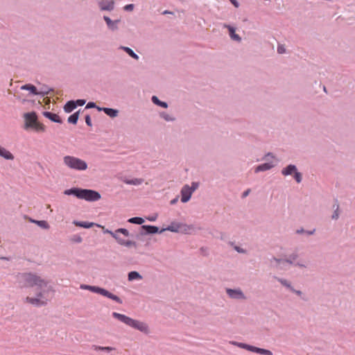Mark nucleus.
<instances>
[{
    "instance_id": "f257e3e1",
    "label": "nucleus",
    "mask_w": 355,
    "mask_h": 355,
    "mask_svg": "<svg viewBox=\"0 0 355 355\" xmlns=\"http://www.w3.org/2000/svg\"><path fill=\"white\" fill-rule=\"evenodd\" d=\"M17 282L21 288L37 286V288H42L48 284L46 280L33 272L18 273Z\"/></svg>"
},
{
    "instance_id": "f03ea898",
    "label": "nucleus",
    "mask_w": 355,
    "mask_h": 355,
    "mask_svg": "<svg viewBox=\"0 0 355 355\" xmlns=\"http://www.w3.org/2000/svg\"><path fill=\"white\" fill-rule=\"evenodd\" d=\"M112 315L113 318L117 319L120 322L135 329H137L146 334L149 333L148 325L144 322L132 319L124 314H121L117 312H113Z\"/></svg>"
},
{
    "instance_id": "7ed1b4c3",
    "label": "nucleus",
    "mask_w": 355,
    "mask_h": 355,
    "mask_svg": "<svg viewBox=\"0 0 355 355\" xmlns=\"http://www.w3.org/2000/svg\"><path fill=\"white\" fill-rule=\"evenodd\" d=\"M80 288L83 290H88L91 292L100 294L103 296H105L109 299H111V300L115 301L116 302H117L119 304L123 303L122 300L119 297H118L116 295L112 294V293H110V291H108L107 290H106L103 288H101V287H98L96 286L87 285V284H81L80 286Z\"/></svg>"
},
{
    "instance_id": "20e7f679",
    "label": "nucleus",
    "mask_w": 355,
    "mask_h": 355,
    "mask_svg": "<svg viewBox=\"0 0 355 355\" xmlns=\"http://www.w3.org/2000/svg\"><path fill=\"white\" fill-rule=\"evenodd\" d=\"M63 162L65 166L73 170L85 171L87 168V164L85 161L73 156H64Z\"/></svg>"
},
{
    "instance_id": "39448f33",
    "label": "nucleus",
    "mask_w": 355,
    "mask_h": 355,
    "mask_svg": "<svg viewBox=\"0 0 355 355\" xmlns=\"http://www.w3.org/2000/svg\"><path fill=\"white\" fill-rule=\"evenodd\" d=\"M40 289V291L36 293L35 297H26L24 302L37 307L46 306L49 301V299L46 296L47 291L43 289V288Z\"/></svg>"
},
{
    "instance_id": "423d86ee",
    "label": "nucleus",
    "mask_w": 355,
    "mask_h": 355,
    "mask_svg": "<svg viewBox=\"0 0 355 355\" xmlns=\"http://www.w3.org/2000/svg\"><path fill=\"white\" fill-rule=\"evenodd\" d=\"M230 343L234 346H236L238 347L245 349L248 351H250V352H252L254 353H257V354H259L261 355H273L272 352L269 349L259 348V347L252 346V345H250L248 344H245L243 343H239L236 341H230Z\"/></svg>"
},
{
    "instance_id": "0eeeda50",
    "label": "nucleus",
    "mask_w": 355,
    "mask_h": 355,
    "mask_svg": "<svg viewBox=\"0 0 355 355\" xmlns=\"http://www.w3.org/2000/svg\"><path fill=\"white\" fill-rule=\"evenodd\" d=\"M101 194L94 190L80 188L78 199H83L89 202H95L100 200Z\"/></svg>"
},
{
    "instance_id": "6e6552de",
    "label": "nucleus",
    "mask_w": 355,
    "mask_h": 355,
    "mask_svg": "<svg viewBox=\"0 0 355 355\" xmlns=\"http://www.w3.org/2000/svg\"><path fill=\"white\" fill-rule=\"evenodd\" d=\"M226 293L230 298L234 300H245L246 298L245 294L240 288H227Z\"/></svg>"
},
{
    "instance_id": "1a4fd4ad",
    "label": "nucleus",
    "mask_w": 355,
    "mask_h": 355,
    "mask_svg": "<svg viewBox=\"0 0 355 355\" xmlns=\"http://www.w3.org/2000/svg\"><path fill=\"white\" fill-rule=\"evenodd\" d=\"M103 19L105 20L107 28L114 32L119 30V24L121 22L120 19H115L112 20L109 17L107 16H103Z\"/></svg>"
},
{
    "instance_id": "9d476101",
    "label": "nucleus",
    "mask_w": 355,
    "mask_h": 355,
    "mask_svg": "<svg viewBox=\"0 0 355 355\" xmlns=\"http://www.w3.org/2000/svg\"><path fill=\"white\" fill-rule=\"evenodd\" d=\"M180 193L181 202L185 203L191 199L193 192L190 190L189 185L185 184L182 187Z\"/></svg>"
},
{
    "instance_id": "9b49d317",
    "label": "nucleus",
    "mask_w": 355,
    "mask_h": 355,
    "mask_svg": "<svg viewBox=\"0 0 355 355\" xmlns=\"http://www.w3.org/2000/svg\"><path fill=\"white\" fill-rule=\"evenodd\" d=\"M98 5L101 10L112 11L114 8L113 0H101L98 1Z\"/></svg>"
},
{
    "instance_id": "f8f14e48",
    "label": "nucleus",
    "mask_w": 355,
    "mask_h": 355,
    "mask_svg": "<svg viewBox=\"0 0 355 355\" xmlns=\"http://www.w3.org/2000/svg\"><path fill=\"white\" fill-rule=\"evenodd\" d=\"M113 238L116 241L117 243L120 245L125 246V247H136L137 243L135 241H129V240H125L122 239L119 233L116 232V235L114 234Z\"/></svg>"
},
{
    "instance_id": "ddd939ff",
    "label": "nucleus",
    "mask_w": 355,
    "mask_h": 355,
    "mask_svg": "<svg viewBox=\"0 0 355 355\" xmlns=\"http://www.w3.org/2000/svg\"><path fill=\"white\" fill-rule=\"evenodd\" d=\"M141 229L144 230V232H141V235L144 234H154L157 233H159L160 230L158 227L155 225H141Z\"/></svg>"
},
{
    "instance_id": "4468645a",
    "label": "nucleus",
    "mask_w": 355,
    "mask_h": 355,
    "mask_svg": "<svg viewBox=\"0 0 355 355\" xmlns=\"http://www.w3.org/2000/svg\"><path fill=\"white\" fill-rule=\"evenodd\" d=\"M270 266L275 268L282 270L286 263L285 259H280L273 257L270 259Z\"/></svg>"
},
{
    "instance_id": "2eb2a0df",
    "label": "nucleus",
    "mask_w": 355,
    "mask_h": 355,
    "mask_svg": "<svg viewBox=\"0 0 355 355\" xmlns=\"http://www.w3.org/2000/svg\"><path fill=\"white\" fill-rule=\"evenodd\" d=\"M180 225L181 223L172 222L166 228L162 229L159 232V234L164 232V231H170L171 232L178 233L180 230Z\"/></svg>"
},
{
    "instance_id": "dca6fc26",
    "label": "nucleus",
    "mask_w": 355,
    "mask_h": 355,
    "mask_svg": "<svg viewBox=\"0 0 355 355\" xmlns=\"http://www.w3.org/2000/svg\"><path fill=\"white\" fill-rule=\"evenodd\" d=\"M97 110L99 112H103L107 116L114 118L116 117L119 114V110L114 108L110 107H97Z\"/></svg>"
},
{
    "instance_id": "f3484780",
    "label": "nucleus",
    "mask_w": 355,
    "mask_h": 355,
    "mask_svg": "<svg viewBox=\"0 0 355 355\" xmlns=\"http://www.w3.org/2000/svg\"><path fill=\"white\" fill-rule=\"evenodd\" d=\"M275 166V164H273L272 162L263 163V164L258 165L255 168L254 172L256 173H258L259 172L266 171H268V170L272 168Z\"/></svg>"
},
{
    "instance_id": "a211bd4d",
    "label": "nucleus",
    "mask_w": 355,
    "mask_h": 355,
    "mask_svg": "<svg viewBox=\"0 0 355 355\" xmlns=\"http://www.w3.org/2000/svg\"><path fill=\"white\" fill-rule=\"evenodd\" d=\"M297 170V166L295 164H288L286 167L283 168L281 171V173L284 176H288L293 175Z\"/></svg>"
},
{
    "instance_id": "6ab92c4d",
    "label": "nucleus",
    "mask_w": 355,
    "mask_h": 355,
    "mask_svg": "<svg viewBox=\"0 0 355 355\" xmlns=\"http://www.w3.org/2000/svg\"><path fill=\"white\" fill-rule=\"evenodd\" d=\"M29 128H33L37 132H44L45 130V126L37 121L34 122L33 123L26 122L25 129H28Z\"/></svg>"
},
{
    "instance_id": "aec40b11",
    "label": "nucleus",
    "mask_w": 355,
    "mask_h": 355,
    "mask_svg": "<svg viewBox=\"0 0 355 355\" xmlns=\"http://www.w3.org/2000/svg\"><path fill=\"white\" fill-rule=\"evenodd\" d=\"M43 115L46 118L49 119V120H51L53 122H55L57 123H62V120L60 119V117L57 114L46 111V112H43Z\"/></svg>"
},
{
    "instance_id": "412c9836",
    "label": "nucleus",
    "mask_w": 355,
    "mask_h": 355,
    "mask_svg": "<svg viewBox=\"0 0 355 355\" xmlns=\"http://www.w3.org/2000/svg\"><path fill=\"white\" fill-rule=\"evenodd\" d=\"M223 27L227 28L229 30L230 37L232 40L239 42L241 41V37L235 33V28L234 27L228 24H224Z\"/></svg>"
},
{
    "instance_id": "4be33fe9",
    "label": "nucleus",
    "mask_w": 355,
    "mask_h": 355,
    "mask_svg": "<svg viewBox=\"0 0 355 355\" xmlns=\"http://www.w3.org/2000/svg\"><path fill=\"white\" fill-rule=\"evenodd\" d=\"M273 278L279 282L283 286L286 288L290 291H293V286L290 281L286 279L281 278L277 276H274Z\"/></svg>"
},
{
    "instance_id": "5701e85b",
    "label": "nucleus",
    "mask_w": 355,
    "mask_h": 355,
    "mask_svg": "<svg viewBox=\"0 0 355 355\" xmlns=\"http://www.w3.org/2000/svg\"><path fill=\"white\" fill-rule=\"evenodd\" d=\"M119 49L124 51L129 56H130L133 59L136 60H138L139 59V56L137 53H135L134 51L130 47L120 46Z\"/></svg>"
},
{
    "instance_id": "b1692460",
    "label": "nucleus",
    "mask_w": 355,
    "mask_h": 355,
    "mask_svg": "<svg viewBox=\"0 0 355 355\" xmlns=\"http://www.w3.org/2000/svg\"><path fill=\"white\" fill-rule=\"evenodd\" d=\"M0 157H2L7 160L14 159V155L10 151L1 146H0Z\"/></svg>"
},
{
    "instance_id": "393cba45",
    "label": "nucleus",
    "mask_w": 355,
    "mask_h": 355,
    "mask_svg": "<svg viewBox=\"0 0 355 355\" xmlns=\"http://www.w3.org/2000/svg\"><path fill=\"white\" fill-rule=\"evenodd\" d=\"M20 89L21 90H27L29 91L31 94L33 95H38V90L36 87L31 84H26L22 85Z\"/></svg>"
},
{
    "instance_id": "a878e982",
    "label": "nucleus",
    "mask_w": 355,
    "mask_h": 355,
    "mask_svg": "<svg viewBox=\"0 0 355 355\" xmlns=\"http://www.w3.org/2000/svg\"><path fill=\"white\" fill-rule=\"evenodd\" d=\"M299 257V254L297 252H294L288 255V257L285 259L286 263H288L289 265L294 266L297 262L295 261Z\"/></svg>"
},
{
    "instance_id": "bb28decb",
    "label": "nucleus",
    "mask_w": 355,
    "mask_h": 355,
    "mask_svg": "<svg viewBox=\"0 0 355 355\" xmlns=\"http://www.w3.org/2000/svg\"><path fill=\"white\" fill-rule=\"evenodd\" d=\"M76 107V103L75 101H69L64 105V111L67 113L71 112Z\"/></svg>"
},
{
    "instance_id": "cd10ccee",
    "label": "nucleus",
    "mask_w": 355,
    "mask_h": 355,
    "mask_svg": "<svg viewBox=\"0 0 355 355\" xmlns=\"http://www.w3.org/2000/svg\"><path fill=\"white\" fill-rule=\"evenodd\" d=\"M194 230V227L192 225H187L185 223H181L180 230L179 232L182 234H190L192 230Z\"/></svg>"
},
{
    "instance_id": "c85d7f7f",
    "label": "nucleus",
    "mask_w": 355,
    "mask_h": 355,
    "mask_svg": "<svg viewBox=\"0 0 355 355\" xmlns=\"http://www.w3.org/2000/svg\"><path fill=\"white\" fill-rule=\"evenodd\" d=\"M80 188L73 187L64 191L63 193L66 196H73L78 198Z\"/></svg>"
},
{
    "instance_id": "c756f323",
    "label": "nucleus",
    "mask_w": 355,
    "mask_h": 355,
    "mask_svg": "<svg viewBox=\"0 0 355 355\" xmlns=\"http://www.w3.org/2000/svg\"><path fill=\"white\" fill-rule=\"evenodd\" d=\"M24 118L26 119V122L31 123H33L37 121V115L35 112L24 114Z\"/></svg>"
},
{
    "instance_id": "7c9ffc66",
    "label": "nucleus",
    "mask_w": 355,
    "mask_h": 355,
    "mask_svg": "<svg viewBox=\"0 0 355 355\" xmlns=\"http://www.w3.org/2000/svg\"><path fill=\"white\" fill-rule=\"evenodd\" d=\"M151 101L155 105L161 107L167 108L168 107V105L166 102L160 101L157 96H153L151 97Z\"/></svg>"
},
{
    "instance_id": "2f4dec72",
    "label": "nucleus",
    "mask_w": 355,
    "mask_h": 355,
    "mask_svg": "<svg viewBox=\"0 0 355 355\" xmlns=\"http://www.w3.org/2000/svg\"><path fill=\"white\" fill-rule=\"evenodd\" d=\"M142 278V276L137 271H131L128 275V279L129 281L141 280Z\"/></svg>"
},
{
    "instance_id": "473e14b6",
    "label": "nucleus",
    "mask_w": 355,
    "mask_h": 355,
    "mask_svg": "<svg viewBox=\"0 0 355 355\" xmlns=\"http://www.w3.org/2000/svg\"><path fill=\"white\" fill-rule=\"evenodd\" d=\"M80 110L74 112L68 117L67 121L71 124H76L79 118Z\"/></svg>"
},
{
    "instance_id": "72a5a7b5",
    "label": "nucleus",
    "mask_w": 355,
    "mask_h": 355,
    "mask_svg": "<svg viewBox=\"0 0 355 355\" xmlns=\"http://www.w3.org/2000/svg\"><path fill=\"white\" fill-rule=\"evenodd\" d=\"M73 224L78 227H81L84 228H90L94 226V223L86 222V221H74Z\"/></svg>"
},
{
    "instance_id": "f704fd0d",
    "label": "nucleus",
    "mask_w": 355,
    "mask_h": 355,
    "mask_svg": "<svg viewBox=\"0 0 355 355\" xmlns=\"http://www.w3.org/2000/svg\"><path fill=\"white\" fill-rule=\"evenodd\" d=\"M53 89L49 87L47 85H43L40 87V90H38V95L42 96H44L50 93Z\"/></svg>"
},
{
    "instance_id": "c9c22d12",
    "label": "nucleus",
    "mask_w": 355,
    "mask_h": 355,
    "mask_svg": "<svg viewBox=\"0 0 355 355\" xmlns=\"http://www.w3.org/2000/svg\"><path fill=\"white\" fill-rule=\"evenodd\" d=\"M92 348L96 351H103L108 353L115 350V348L112 347H101L95 345L92 346Z\"/></svg>"
},
{
    "instance_id": "e433bc0d",
    "label": "nucleus",
    "mask_w": 355,
    "mask_h": 355,
    "mask_svg": "<svg viewBox=\"0 0 355 355\" xmlns=\"http://www.w3.org/2000/svg\"><path fill=\"white\" fill-rule=\"evenodd\" d=\"M159 116L163 119L164 120H165L166 121H174L175 120V118L170 114H168V113L165 112H159Z\"/></svg>"
},
{
    "instance_id": "4c0bfd02",
    "label": "nucleus",
    "mask_w": 355,
    "mask_h": 355,
    "mask_svg": "<svg viewBox=\"0 0 355 355\" xmlns=\"http://www.w3.org/2000/svg\"><path fill=\"white\" fill-rule=\"evenodd\" d=\"M128 223L137 225H142L144 223V219L141 217H132L128 220Z\"/></svg>"
},
{
    "instance_id": "58836bf2",
    "label": "nucleus",
    "mask_w": 355,
    "mask_h": 355,
    "mask_svg": "<svg viewBox=\"0 0 355 355\" xmlns=\"http://www.w3.org/2000/svg\"><path fill=\"white\" fill-rule=\"evenodd\" d=\"M144 179L142 178H133L130 180V182H127V184L130 185H140L144 182Z\"/></svg>"
},
{
    "instance_id": "ea45409f",
    "label": "nucleus",
    "mask_w": 355,
    "mask_h": 355,
    "mask_svg": "<svg viewBox=\"0 0 355 355\" xmlns=\"http://www.w3.org/2000/svg\"><path fill=\"white\" fill-rule=\"evenodd\" d=\"M334 208H335V210L331 216V218L334 220H337L339 217V205L338 203L334 205Z\"/></svg>"
},
{
    "instance_id": "a19ab883",
    "label": "nucleus",
    "mask_w": 355,
    "mask_h": 355,
    "mask_svg": "<svg viewBox=\"0 0 355 355\" xmlns=\"http://www.w3.org/2000/svg\"><path fill=\"white\" fill-rule=\"evenodd\" d=\"M293 178L297 183H300L302 180V175L297 170L293 173Z\"/></svg>"
},
{
    "instance_id": "79ce46f5",
    "label": "nucleus",
    "mask_w": 355,
    "mask_h": 355,
    "mask_svg": "<svg viewBox=\"0 0 355 355\" xmlns=\"http://www.w3.org/2000/svg\"><path fill=\"white\" fill-rule=\"evenodd\" d=\"M116 232L119 234H122L125 237H128L130 236L129 231L125 228H119L116 230Z\"/></svg>"
},
{
    "instance_id": "37998d69",
    "label": "nucleus",
    "mask_w": 355,
    "mask_h": 355,
    "mask_svg": "<svg viewBox=\"0 0 355 355\" xmlns=\"http://www.w3.org/2000/svg\"><path fill=\"white\" fill-rule=\"evenodd\" d=\"M37 225L39 227H40L43 229H45V230H48L50 228V225L46 220H40L38 223H37Z\"/></svg>"
},
{
    "instance_id": "c03bdc74",
    "label": "nucleus",
    "mask_w": 355,
    "mask_h": 355,
    "mask_svg": "<svg viewBox=\"0 0 355 355\" xmlns=\"http://www.w3.org/2000/svg\"><path fill=\"white\" fill-rule=\"evenodd\" d=\"M230 244L233 246L234 249L239 253L245 254L246 250L239 246L235 245L233 242H230Z\"/></svg>"
},
{
    "instance_id": "a18cd8bd",
    "label": "nucleus",
    "mask_w": 355,
    "mask_h": 355,
    "mask_svg": "<svg viewBox=\"0 0 355 355\" xmlns=\"http://www.w3.org/2000/svg\"><path fill=\"white\" fill-rule=\"evenodd\" d=\"M294 266L298 267L300 268H306L308 267V264L306 263V261H297L295 263Z\"/></svg>"
},
{
    "instance_id": "49530a36",
    "label": "nucleus",
    "mask_w": 355,
    "mask_h": 355,
    "mask_svg": "<svg viewBox=\"0 0 355 355\" xmlns=\"http://www.w3.org/2000/svg\"><path fill=\"white\" fill-rule=\"evenodd\" d=\"M277 51L279 54H283V53H284L286 52V48H285V46L284 45L279 44L277 46Z\"/></svg>"
},
{
    "instance_id": "de8ad7c7",
    "label": "nucleus",
    "mask_w": 355,
    "mask_h": 355,
    "mask_svg": "<svg viewBox=\"0 0 355 355\" xmlns=\"http://www.w3.org/2000/svg\"><path fill=\"white\" fill-rule=\"evenodd\" d=\"M190 187V190L193 193L199 187V183L197 182H193Z\"/></svg>"
},
{
    "instance_id": "09e8293b",
    "label": "nucleus",
    "mask_w": 355,
    "mask_h": 355,
    "mask_svg": "<svg viewBox=\"0 0 355 355\" xmlns=\"http://www.w3.org/2000/svg\"><path fill=\"white\" fill-rule=\"evenodd\" d=\"M97 107H99L97 106L94 102H89L87 104L85 109L96 108L97 110Z\"/></svg>"
},
{
    "instance_id": "8fccbe9b",
    "label": "nucleus",
    "mask_w": 355,
    "mask_h": 355,
    "mask_svg": "<svg viewBox=\"0 0 355 355\" xmlns=\"http://www.w3.org/2000/svg\"><path fill=\"white\" fill-rule=\"evenodd\" d=\"M135 8V6L134 4L132 3H130V4H128L126 6H124L123 9L125 10V11H132L133 9Z\"/></svg>"
},
{
    "instance_id": "3c124183",
    "label": "nucleus",
    "mask_w": 355,
    "mask_h": 355,
    "mask_svg": "<svg viewBox=\"0 0 355 355\" xmlns=\"http://www.w3.org/2000/svg\"><path fill=\"white\" fill-rule=\"evenodd\" d=\"M77 106H83L85 104L86 101L85 99H78L77 101H75Z\"/></svg>"
},
{
    "instance_id": "603ef678",
    "label": "nucleus",
    "mask_w": 355,
    "mask_h": 355,
    "mask_svg": "<svg viewBox=\"0 0 355 355\" xmlns=\"http://www.w3.org/2000/svg\"><path fill=\"white\" fill-rule=\"evenodd\" d=\"M85 123H86V124L88 126H92V119H91V117H90V116L89 114L85 116Z\"/></svg>"
},
{
    "instance_id": "864d4df0",
    "label": "nucleus",
    "mask_w": 355,
    "mask_h": 355,
    "mask_svg": "<svg viewBox=\"0 0 355 355\" xmlns=\"http://www.w3.org/2000/svg\"><path fill=\"white\" fill-rule=\"evenodd\" d=\"M73 241L76 243H81L83 239L80 236L75 235L73 236Z\"/></svg>"
},
{
    "instance_id": "5fc2aeb1",
    "label": "nucleus",
    "mask_w": 355,
    "mask_h": 355,
    "mask_svg": "<svg viewBox=\"0 0 355 355\" xmlns=\"http://www.w3.org/2000/svg\"><path fill=\"white\" fill-rule=\"evenodd\" d=\"M291 292L296 294L299 297H302V292L300 290L295 289L294 287L293 288V291H291Z\"/></svg>"
},
{
    "instance_id": "6e6d98bb",
    "label": "nucleus",
    "mask_w": 355,
    "mask_h": 355,
    "mask_svg": "<svg viewBox=\"0 0 355 355\" xmlns=\"http://www.w3.org/2000/svg\"><path fill=\"white\" fill-rule=\"evenodd\" d=\"M103 232L105 234H110L112 237L114 236V234L116 235V230L114 232H112V231L109 230H105L103 231Z\"/></svg>"
},
{
    "instance_id": "4d7b16f0",
    "label": "nucleus",
    "mask_w": 355,
    "mask_h": 355,
    "mask_svg": "<svg viewBox=\"0 0 355 355\" xmlns=\"http://www.w3.org/2000/svg\"><path fill=\"white\" fill-rule=\"evenodd\" d=\"M305 232H306L305 230H304L303 228H300V229H297L295 232L297 234H304V233L305 234Z\"/></svg>"
},
{
    "instance_id": "13d9d810",
    "label": "nucleus",
    "mask_w": 355,
    "mask_h": 355,
    "mask_svg": "<svg viewBox=\"0 0 355 355\" xmlns=\"http://www.w3.org/2000/svg\"><path fill=\"white\" fill-rule=\"evenodd\" d=\"M270 157L271 158H273V159H274V158H275V155H273V153H268L264 156V157H263V159H266V157Z\"/></svg>"
},
{
    "instance_id": "bf43d9fd",
    "label": "nucleus",
    "mask_w": 355,
    "mask_h": 355,
    "mask_svg": "<svg viewBox=\"0 0 355 355\" xmlns=\"http://www.w3.org/2000/svg\"><path fill=\"white\" fill-rule=\"evenodd\" d=\"M178 201V196L175 197V198H173V200H171L170 203L171 205H173L175 204H176Z\"/></svg>"
},
{
    "instance_id": "052dcab7",
    "label": "nucleus",
    "mask_w": 355,
    "mask_h": 355,
    "mask_svg": "<svg viewBox=\"0 0 355 355\" xmlns=\"http://www.w3.org/2000/svg\"><path fill=\"white\" fill-rule=\"evenodd\" d=\"M315 232V229H313L312 230H306L305 234H306L307 235H313Z\"/></svg>"
},
{
    "instance_id": "680f3d73",
    "label": "nucleus",
    "mask_w": 355,
    "mask_h": 355,
    "mask_svg": "<svg viewBox=\"0 0 355 355\" xmlns=\"http://www.w3.org/2000/svg\"><path fill=\"white\" fill-rule=\"evenodd\" d=\"M157 218V215H155V216H150V217L147 218V219L149 221H155V220H156Z\"/></svg>"
},
{
    "instance_id": "e2e57ef3",
    "label": "nucleus",
    "mask_w": 355,
    "mask_h": 355,
    "mask_svg": "<svg viewBox=\"0 0 355 355\" xmlns=\"http://www.w3.org/2000/svg\"><path fill=\"white\" fill-rule=\"evenodd\" d=\"M250 189H248L246 191H245L243 194H242V197L243 198H245L246 196H248L249 193H250Z\"/></svg>"
},
{
    "instance_id": "0e129e2a",
    "label": "nucleus",
    "mask_w": 355,
    "mask_h": 355,
    "mask_svg": "<svg viewBox=\"0 0 355 355\" xmlns=\"http://www.w3.org/2000/svg\"><path fill=\"white\" fill-rule=\"evenodd\" d=\"M121 181L123 182L124 183H125L127 184V182H130V180L128 179L127 178L125 177H123V178H121Z\"/></svg>"
},
{
    "instance_id": "69168bd1",
    "label": "nucleus",
    "mask_w": 355,
    "mask_h": 355,
    "mask_svg": "<svg viewBox=\"0 0 355 355\" xmlns=\"http://www.w3.org/2000/svg\"><path fill=\"white\" fill-rule=\"evenodd\" d=\"M232 3L235 6V7H239V3L236 0H232Z\"/></svg>"
},
{
    "instance_id": "338daca9",
    "label": "nucleus",
    "mask_w": 355,
    "mask_h": 355,
    "mask_svg": "<svg viewBox=\"0 0 355 355\" xmlns=\"http://www.w3.org/2000/svg\"><path fill=\"white\" fill-rule=\"evenodd\" d=\"M29 220H30V222L35 223L36 225H37V223H38L40 221V220H37L32 219V218H30Z\"/></svg>"
},
{
    "instance_id": "774afa93",
    "label": "nucleus",
    "mask_w": 355,
    "mask_h": 355,
    "mask_svg": "<svg viewBox=\"0 0 355 355\" xmlns=\"http://www.w3.org/2000/svg\"><path fill=\"white\" fill-rule=\"evenodd\" d=\"M163 15H166V14H172L171 12L170 11H168V10H164L163 12H162Z\"/></svg>"
}]
</instances>
